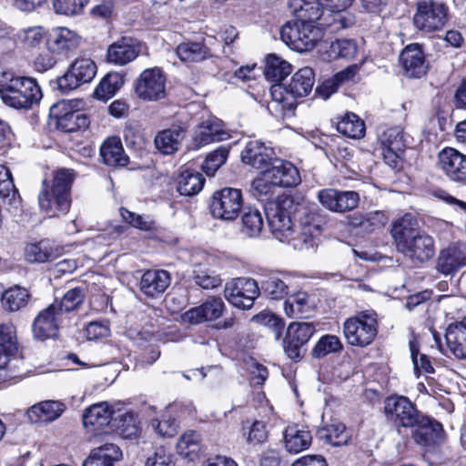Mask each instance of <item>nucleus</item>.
I'll list each match as a JSON object with an SVG mask.
<instances>
[{
  "label": "nucleus",
  "mask_w": 466,
  "mask_h": 466,
  "mask_svg": "<svg viewBox=\"0 0 466 466\" xmlns=\"http://www.w3.org/2000/svg\"><path fill=\"white\" fill-rule=\"evenodd\" d=\"M387 222L385 214L381 211L356 213L349 218V225L363 233H371L383 227Z\"/></svg>",
  "instance_id": "obj_35"
},
{
  "label": "nucleus",
  "mask_w": 466,
  "mask_h": 466,
  "mask_svg": "<svg viewBox=\"0 0 466 466\" xmlns=\"http://www.w3.org/2000/svg\"><path fill=\"white\" fill-rule=\"evenodd\" d=\"M174 455L164 447L157 448L146 460L145 466H175Z\"/></svg>",
  "instance_id": "obj_64"
},
{
  "label": "nucleus",
  "mask_w": 466,
  "mask_h": 466,
  "mask_svg": "<svg viewBox=\"0 0 466 466\" xmlns=\"http://www.w3.org/2000/svg\"><path fill=\"white\" fill-rule=\"evenodd\" d=\"M171 282V276L164 269H149L144 272L139 282L140 291L147 297L157 298L163 294Z\"/></svg>",
  "instance_id": "obj_28"
},
{
  "label": "nucleus",
  "mask_w": 466,
  "mask_h": 466,
  "mask_svg": "<svg viewBox=\"0 0 466 466\" xmlns=\"http://www.w3.org/2000/svg\"><path fill=\"white\" fill-rule=\"evenodd\" d=\"M315 332V327L309 322H293L289 324L286 336L289 339L305 345Z\"/></svg>",
  "instance_id": "obj_58"
},
{
  "label": "nucleus",
  "mask_w": 466,
  "mask_h": 466,
  "mask_svg": "<svg viewBox=\"0 0 466 466\" xmlns=\"http://www.w3.org/2000/svg\"><path fill=\"white\" fill-rule=\"evenodd\" d=\"M80 44V36L66 27H58L46 40L47 50L52 54L66 55Z\"/></svg>",
  "instance_id": "obj_29"
},
{
  "label": "nucleus",
  "mask_w": 466,
  "mask_h": 466,
  "mask_svg": "<svg viewBox=\"0 0 466 466\" xmlns=\"http://www.w3.org/2000/svg\"><path fill=\"white\" fill-rule=\"evenodd\" d=\"M449 20V7L441 0H422L417 4L413 17L420 30L433 32L441 30Z\"/></svg>",
  "instance_id": "obj_8"
},
{
  "label": "nucleus",
  "mask_w": 466,
  "mask_h": 466,
  "mask_svg": "<svg viewBox=\"0 0 466 466\" xmlns=\"http://www.w3.org/2000/svg\"><path fill=\"white\" fill-rule=\"evenodd\" d=\"M0 96L11 107L28 109L39 103L42 92L34 78L0 69Z\"/></svg>",
  "instance_id": "obj_2"
},
{
  "label": "nucleus",
  "mask_w": 466,
  "mask_h": 466,
  "mask_svg": "<svg viewBox=\"0 0 466 466\" xmlns=\"http://www.w3.org/2000/svg\"><path fill=\"white\" fill-rule=\"evenodd\" d=\"M319 0H289V5L294 12L304 13L302 15L309 20H315L321 5Z\"/></svg>",
  "instance_id": "obj_63"
},
{
  "label": "nucleus",
  "mask_w": 466,
  "mask_h": 466,
  "mask_svg": "<svg viewBox=\"0 0 466 466\" xmlns=\"http://www.w3.org/2000/svg\"><path fill=\"white\" fill-rule=\"evenodd\" d=\"M315 20H294L287 22L280 30L281 40L292 50L308 52L322 38V30Z\"/></svg>",
  "instance_id": "obj_5"
},
{
  "label": "nucleus",
  "mask_w": 466,
  "mask_h": 466,
  "mask_svg": "<svg viewBox=\"0 0 466 466\" xmlns=\"http://www.w3.org/2000/svg\"><path fill=\"white\" fill-rule=\"evenodd\" d=\"M378 328L377 313L371 309L362 310L344 321L343 334L350 345L363 348L375 339Z\"/></svg>",
  "instance_id": "obj_6"
},
{
  "label": "nucleus",
  "mask_w": 466,
  "mask_h": 466,
  "mask_svg": "<svg viewBox=\"0 0 466 466\" xmlns=\"http://www.w3.org/2000/svg\"><path fill=\"white\" fill-rule=\"evenodd\" d=\"M358 51L356 43L351 39H337L330 44L329 56L336 58H353Z\"/></svg>",
  "instance_id": "obj_55"
},
{
  "label": "nucleus",
  "mask_w": 466,
  "mask_h": 466,
  "mask_svg": "<svg viewBox=\"0 0 466 466\" xmlns=\"http://www.w3.org/2000/svg\"><path fill=\"white\" fill-rule=\"evenodd\" d=\"M201 438L200 434L195 431H186L177 443L178 454L185 458L193 460V455L197 454L200 450Z\"/></svg>",
  "instance_id": "obj_52"
},
{
  "label": "nucleus",
  "mask_w": 466,
  "mask_h": 466,
  "mask_svg": "<svg viewBox=\"0 0 466 466\" xmlns=\"http://www.w3.org/2000/svg\"><path fill=\"white\" fill-rule=\"evenodd\" d=\"M123 458L122 450L115 443L106 442L94 448L82 466H115Z\"/></svg>",
  "instance_id": "obj_30"
},
{
  "label": "nucleus",
  "mask_w": 466,
  "mask_h": 466,
  "mask_svg": "<svg viewBox=\"0 0 466 466\" xmlns=\"http://www.w3.org/2000/svg\"><path fill=\"white\" fill-rule=\"evenodd\" d=\"M318 199L328 210L345 213L355 209L360 203V195L352 190L324 188L319 191Z\"/></svg>",
  "instance_id": "obj_16"
},
{
  "label": "nucleus",
  "mask_w": 466,
  "mask_h": 466,
  "mask_svg": "<svg viewBox=\"0 0 466 466\" xmlns=\"http://www.w3.org/2000/svg\"><path fill=\"white\" fill-rule=\"evenodd\" d=\"M292 71V66L275 54H270L266 58L264 74L268 80L275 84L282 83L286 76Z\"/></svg>",
  "instance_id": "obj_42"
},
{
  "label": "nucleus",
  "mask_w": 466,
  "mask_h": 466,
  "mask_svg": "<svg viewBox=\"0 0 466 466\" xmlns=\"http://www.w3.org/2000/svg\"><path fill=\"white\" fill-rule=\"evenodd\" d=\"M439 167L450 180L466 182V155L452 147L442 149L438 156Z\"/></svg>",
  "instance_id": "obj_20"
},
{
  "label": "nucleus",
  "mask_w": 466,
  "mask_h": 466,
  "mask_svg": "<svg viewBox=\"0 0 466 466\" xmlns=\"http://www.w3.org/2000/svg\"><path fill=\"white\" fill-rule=\"evenodd\" d=\"M243 206L242 192L233 187H224L213 194L210 211L215 218L231 221L238 218Z\"/></svg>",
  "instance_id": "obj_11"
},
{
  "label": "nucleus",
  "mask_w": 466,
  "mask_h": 466,
  "mask_svg": "<svg viewBox=\"0 0 466 466\" xmlns=\"http://www.w3.org/2000/svg\"><path fill=\"white\" fill-rule=\"evenodd\" d=\"M64 315L57 308V303H52L40 310L32 324L34 338L46 340L56 335Z\"/></svg>",
  "instance_id": "obj_15"
},
{
  "label": "nucleus",
  "mask_w": 466,
  "mask_h": 466,
  "mask_svg": "<svg viewBox=\"0 0 466 466\" xmlns=\"http://www.w3.org/2000/svg\"><path fill=\"white\" fill-rule=\"evenodd\" d=\"M228 137L220 120L208 118L198 126L193 137V148L199 149L208 144L226 140Z\"/></svg>",
  "instance_id": "obj_25"
},
{
  "label": "nucleus",
  "mask_w": 466,
  "mask_h": 466,
  "mask_svg": "<svg viewBox=\"0 0 466 466\" xmlns=\"http://www.w3.org/2000/svg\"><path fill=\"white\" fill-rule=\"evenodd\" d=\"M185 132L181 127L165 129L155 137L156 147L165 155H170L179 149Z\"/></svg>",
  "instance_id": "obj_41"
},
{
  "label": "nucleus",
  "mask_w": 466,
  "mask_h": 466,
  "mask_svg": "<svg viewBox=\"0 0 466 466\" xmlns=\"http://www.w3.org/2000/svg\"><path fill=\"white\" fill-rule=\"evenodd\" d=\"M113 413V407L106 401L92 404L84 410L83 425L88 432L96 435L109 425Z\"/></svg>",
  "instance_id": "obj_21"
},
{
  "label": "nucleus",
  "mask_w": 466,
  "mask_h": 466,
  "mask_svg": "<svg viewBox=\"0 0 466 466\" xmlns=\"http://www.w3.org/2000/svg\"><path fill=\"white\" fill-rule=\"evenodd\" d=\"M140 52L137 42L131 37H122L107 49V61L116 66H125L135 60Z\"/></svg>",
  "instance_id": "obj_27"
},
{
  "label": "nucleus",
  "mask_w": 466,
  "mask_h": 466,
  "mask_svg": "<svg viewBox=\"0 0 466 466\" xmlns=\"http://www.w3.org/2000/svg\"><path fill=\"white\" fill-rule=\"evenodd\" d=\"M260 289L258 282L251 278L233 279L225 285L224 296L234 307L249 309L258 298Z\"/></svg>",
  "instance_id": "obj_10"
},
{
  "label": "nucleus",
  "mask_w": 466,
  "mask_h": 466,
  "mask_svg": "<svg viewBox=\"0 0 466 466\" xmlns=\"http://www.w3.org/2000/svg\"><path fill=\"white\" fill-rule=\"evenodd\" d=\"M272 149L258 140H251L246 144L241 152L243 163L254 168H264L272 159Z\"/></svg>",
  "instance_id": "obj_31"
},
{
  "label": "nucleus",
  "mask_w": 466,
  "mask_h": 466,
  "mask_svg": "<svg viewBox=\"0 0 466 466\" xmlns=\"http://www.w3.org/2000/svg\"><path fill=\"white\" fill-rule=\"evenodd\" d=\"M75 178L72 169L57 170L51 181L44 180L38 195L40 209L48 217L66 214L71 207L70 190Z\"/></svg>",
  "instance_id": "obj_1"
},
{
  "label": "nucleus",
  "mask_w": 466,
  "mask_h": 466,
  "mask_svg": "<svg viewBox=\"0 0 466 466\" xmlns=\"http://www.w3.org/2000/svg\"><path fill=\"white\" fill-rule=\"evenodd\" d=\"M446 343L450 351L457 359H466V317L448 326L445 334Z\"/></svg>",
  "instance_id": "obj_32"
},
{
  "label": "nucleus",
  "mask_w": 466,
  "mask_h": 466,
  "mask_svg": "<svg viewBox=\"0 0 466 466\" xmlns=\"http://www.w3.org/2000/svg\"><path fill=\"white\" fill-rule=\"evenodd\" d=\"M299 205L295 204L291 197H285L273 207L267 208V218L273 236L280 242H288L290 236L295 234L291 214L296 218V208Z\"/></svg>",
  "instance_id": "obj_7"
},
{
  "label": "nucleus",
  "mask_w": 466,
  "mask_h": 466,
  "mask_svg": "<svg viewBox=\"0 0 466 466\" xmlns=\"http://www.w3.org/2000/svg\"><path fill=\"white\" fill-rule=\"evenodd\" d=\"M228 156V149L225 147H219L207 156L202 165L203 171L209 177L214 176L216 171L226 162Z\"/></svg>",
  "instance_id": "obj_59"
},
{
  "label": "nucleus",
  "mask_w": 466,
  "mask_h": 466,
  "mask_svg": "<svg viewBox=\"0 0 466 466\" xmlns=\"http://www.w3.org/2000/svg\"><path fill=\"white\" fill-rule=\"evenodd\" d=\"M204 183L202 174L195 170H185L180 174L177 191L180 195L191 197L202 190Z\"/></svg>",
  "instance_id": "obj_45"
},
{
  "label": "nucleus",
  "mask_w": 466,
  "mask_h": 466,
  "mask_svg": "<svg viewBox=\"0 0 466 466\" xmlns=\"http://www.w3.org/2000/svg\"><path fill=\"white\" fill-rule=\"evenodd\" d=\"M318 435L333 446L347 444L350 440V435L342 423L326 425L318 431Z\"/></svg>",
  "instance_id": "obj_49"
},
{
  "label": "nucleus",
  "mask_w": 466,
  "mask_h": 466,
  "mask_svg": "<svg viewBox=\"0 0 466 466\" xmlns=\"http://www.w3.org/2000/svg\"><path fill=\"white\" fill-rule=\"evenodd\" d=\"M97 66L89 57H78L70 66L66 73L57 79L58 89L67 93L90 83L96 76Z\"/></svg>",
  "instance_id": "obj_12"
},
{
  "label": "nucleus",
  "mask_w": 466,
  "mask_h": 466,
  "mask_svg": "<svg viewBox=\"0 0 466 466\" xmlns=\"http://www.w3.org/2000/svg\"><path fill=\"white\" fill-rule=\"evenodd\" d=\"M315 83L313 69L305 66L298 70L288 83L274 84L270 87L272 101L281 106V110H292L297 99L307 96Z\"/></svg>",
  "instance_id": "obj_3"
},
{
  "label": "nucleus",
  "mask_w": 466,
  "mask_h": 466,
  "mask_svg": "<svg viewBox=\"0 0 466 466\" xmlns=\"http://www.w3.org/2000/svg\"><path fill=\"white\" fill-rule=\"evenodd\" d=\"M314 301L306 292L290 296L284 303V310L290 318H306L314 309Z\"/></svg>",
  "instance_id": "obj_40"
},
{
  "label": "nucleus",
  "mask_w": 466,
  "mask_h": 466,
  "mask_svg": "<svg viewBox=\"0 0 466 466\" xmlns=\"http://www.w3.org/2000/svg\"><path fill=\"white\" fill-rule=\"evenodd\" d=\"M137 96L145 101H157L166 96V77L158 67L145 69L135 86Z\"/></svg>",
  "instance_id": "obj_13"
},
{
  "label": "nucleus",
  "mask_w": 466,
  "mask_h": 466,
  "mask_svg": "<svg viewBox=\"0 0 466 466\" xmlns=\"http://www.w3.org/2000/svg\"><path fill=\"white\" fill-rule=\"evenodd\" d=\"M176 54L184 62H201L211 56L209 48L200 42H183L177 46Z\"/></svg>",
  "instance_id": "obj_44"
},
{
  "label": "nucleus",
  "mask_w": 466,
  "mask_h": 466,
  "mask_svg": "<svg viewBox=\"0 0 466 466\" xmlns=\"http://www.w3.org/2000/svg\"><path fill=\"white\" fill-rule=\"evenodd\" d=\"M337 130L345 137L359 139L365 134V124L354 113H348L338 122Z\"/></svg>",
  "instance_id": "obj_48"
},
{
  "label": "nucleus",
  "mask_w": 466,
  "mask_h": 466,
  "mask_svg": "<svg viewBox=\"0 0 466 466\" xmlns=\"http://www.w3.org/2000/svg\"><path fill=\"white\" fill-rule=\"evenodd\" d=\"M124 75L116 72L108 73L95 90L97 99L106 101L111 98L124 85Z\"/></svg>",
  "instance_id": "obj_47"
},
{
  "label": "nucleus",
  "mask_w": 466,
  "mask_h": 466,
  "mask_svg": "<svg viewBox=\"0 0 466 466\" xmlns=\"http://www.w3.org/2000/svg\"><path fill=\"white\" fill-rule=\"evenodd\" d=\"M17 37L26 48L38 47L46 37V30L40 25L21 29Z\"/></svg>",
  "instance_id": "obj_54"
},
{
  "label": "nucleus",
  "mask_w": 466,
  "mask_h": 466,
  "mask_svg": "<svg viewBox=\"0 0 466 466\" xmlns=\"http://www.w3.org/2000/svg\"><path fill=\"white\" fill-rule=\"evenodd\" d=\"M420 223L418 218L407 213L393 221L390 234L394 240L396 248L407 241L410 238L414 237L416 232L420 231Z\"/></svg>",
  "instance_id": "obj_33"
},
{
  "label": "nucleus",
  "mask_w": 466,
  "mask_h": 466,
  "mask_svg": "<svg viewBox=\"0 0 466 466\" xmlns=\"http://www.w3.org/2000/svg\"><path fill=\"white\" fill-rule=\"evenodd\" d=\"M381 156L387 165L395 167L407 146V138L403 130L399 127L383 131L380 137Z\"/></svg>",
  "instance_id": "obj_17"
},
{
  "label": "nucleus",
  "mask_w": 466,
  "mask_h": 466,
  "mask_svg": "<svg viewBox=\"0 0 466 466\" xmlns=\"http://www.w3.org/2000/svg\"><path fill=\"white\" fill-rule=\"evenodd\" d=\"M412 429L411 436L418 445L433 448L443 443L445 440L442 425L423 414Z\"/></svg>",
  "instance_id": "obj_18"
},
{
  "label": "nucleus",
  "mask_w": 466,
  "mask_h": 466,
  "mask_svg": "<svg viewBox=\"0 0 466 466\" xmlns=\"http://www.w3.org/2000/svg\"><path fill=\"white\" fill-rule=\"evenodd\" d=\"M86 299V289L83 287H76L68 289L63 296L60 301L55 300L57 303V308L63 312H70L76 310L83 304Z\"/></svg>",
  "instance_id": "obj_51"
},
{
  "label": "nucleus",
  "mask_w": 466,
  "mask_h": 466,
  "mask_svg": "<svg viewBox=\"0 0 466 466\" xmlns=\"http://www.w3.org/2000/svg\"><path fill=\"white\" fill-rule=\"evenodd\" d=\"M30 299L29 290L19 285L5 289L1 296L3 309L8 312H16L25 309Z\"/></svg>",
  "instance_id": "obj_37"
},
{
  "label": "nucleus",
  "mask_w": 466,
  "mask_h": 466,
  "mask_svg": "<svg viewBox=\"0 0 466 466\" xmlns=\"http://www.w3.org/2000/svg\"><path fill=\"white\" fill-rule=\"evenodd\" d=\"M397 250L413 263L422 264L434 257L435 242L425 231H418L414 237L397 248Z\"/></svg>",
  "instance_id": "obj_14"
},
{
  "label": "nucleus",
  "mask_w": 466,
  "mask_h": 466,
  "mask_svg": "<svg viewBox=\"0 0 466 466\" xmlns=\"http://www.w3.org/2000/svg\"><path fill=\"white\" fill-rule=\"evenodd\" d=\"M466 266V245L451 244L441 250L436 262V269L444 274H453L460 268Z\"/></svg>",
  "instance_id": "obj_23"
},
{
  "label": "nucleus",
  "mask_w": 466,
  "mask_h": 466,
  "mask_svg": "<svg viewBox=\"0 0 466 466\" xmlns=\"http://www.w3.org/2000/svg\"><path fill=\"white\" fill-rule=\"evenodd\" d=\"M342 348L343 346L339 337L328 334L319 339L312 350V355L319 359L328 354L339 352Z\"/></svg>",
  "instance_id": "obj_56"
},
{
  "label": "nucleus",
  "mask_w": 466,
  "mask_h": 466,
  "mask_svg": "<svg viewBox=\"0 0 466 466\" xmlns=\"http://www.w3.org/2000/svg\"><path fill=\"white\" fill-rule=\"evenodd\" d=\"M100 156L107 166L124 167L128 163L121 140L116 137H109L102 144Z\"/></svg>",
  "instance_id": "obj_36"
},
{
  "label": "nucleus",
  "mask_w": 466,
  "mask_h": 466,
  "mask_svg": "<svg viewBox=\"0 0 466 466\" xmlns=\"http://www.w3.org/2000/svg\"><path fill=\"white\" fill-rule=\"evenodd\" d=\"M151 425L162 437H172L178 429L177 420L172 418L168 411L162 415L161 420H153Z\"/></svg>",
  "instance_id": "obj_62"
},
{
  "label": "nucleus",
  "mask_w": 466,
  "mask_h": 466,
  "mask_svg": "<svg viewBox=\"0 0 466 466\" xmlns=\"http://www.w3.org/2000/svg\"><path fill=\"white\" fill-rule=\"evenodd\" d=\"M283 440L286 451L289 453L297 454L310 446L312 437L309 431L292 424L285 429Z\"/></svg>",
  "instance_id": "obj_34"
},
{
  "label": "nucleus",
  "mask_w": 466,
  "mask_h": 466,
  "mask_svg": "<svg viewBox=\"0 0 466 466\" xmlns=\"http://www.w3.org/2000/svg\"><path fill=\"white\" fill-rule=\"evenodd\" d=\"M241 223V231L250 238L258 236L263 228L262 215L258 209L248 208L245 211Z\"/></svg>",
  "instance_id": "obj_53"
},
{
  "label": "nucleus",
  "mask_w": 466,
  "mask_h": 466,
  "mask_svg": "<svg viewBox=\"0 0 466 466\" xmlns=\"http://www.w3.org/2000/svg\"><path fill=\"white\" fill-rule=\"evenodd\" d=\"M50 115L56 119V127L63 132H75V111L71 110L69 103L63 100L50 108Z\"/></svg>",
  "instance_id": "obj_46"
},
{
  "label": "nucleus",
  "mask_w": 466,
  "mask_h": 466,
  "mask_svg": "<svg viewBox=\"0 0 466 466\" xmlns=\"http://www.w3.org/2000/svg\"><path fill=\"white\" fill-rule=\"evenodd\" d=\"M265 171L279 187H292L301 181L299 170L289 161L275 159Z\"/></svg>",
  "instance_id": "obj_26"
},
{
  "label": "nucleus",
  "mask_w": 466,
  "mask_h": 466,
  "mask_svg": "<svg viewBox=\"0 0 466 466\" xmlns=\"http://www.w3.org/2000/svg\"><path fill=\"white\" fill-rule=\"evenodd\" d=\"M193 280L196 285L204 289H213L222 284V279L215 271L205 268H198L193 271Z\"/></svg>",
  "instance_id": "obj_57"
},
{
  "label": "nucleus",
  "mask_w": 466,
  "mask_h": 466,
  "mask_svg": "<svg viewBox=\"0 0 466 466\" xmlns=\"http://www.w3.org/2000/svg\"><path fill=\"white\" fill-rule=\"evenodd\" d=\"M384 412L398 429L412 428L422 415L407 397L398 395L385 399Z\"/></svg>",
  "instance_id": "obj_9"
},
{
  "label": "nucleus",
  "mask_w": 466,
  "mask_h": 466,
  "mask_svg": "<svg viewBox=\"0 0 466 466\" xmlns=\"http://www.w3.org/2000/svg\"><path fill=\"white\" fill-rule=\"evenodd\" d=\"M17 350L15 327L11 323L0 324V369L9 362Z\"/></svg>",
  "instance_id": "obj_39"
},
{
  "label": "nucleus",
  "mask_w": 466,
  "mask_h": 466,
  "mask_svg": "<svg viewBox=\"0 0 466 466\" xmlns=\"http://www.w3.org/2000/svg\"><path fill=\"white\" fill-rule=\"evenodd\" d=\"M315 18L321 30L333 34L346 29L354 24V16L347 10L336 8H320Z\"/></svg>",
  "instance_id": "obj_24"
},
{
  "label": "nucleus",
  "mask_w": 466,
  "mask_h": 466,
  "mask_svg": "<svg viewBox=\"0 0 466 466\" xmlns=\"http://www.w3.org/2000/svg\"><path fill=\"white\" fill-rule=\"evenodd\" d=\"M296 219L299 222V229L295 230L287 243L299 250L313 247L324 223L319 207L316 204L299 205L296 208Z\"/></svg>",
  "instance_id": "obj_4"
},
{
  "label": "nucleus",
  "mask_w": 466,
  "mask_h": 466,
  "mask_svg": "<svg viewBox=\"0 0 466 466\" xmlns=\"http://www.w3.org/2000/svg\"><path fill=\"white\" fill-rule=\"evenodd\" d=\"M410 350L414 366V372L418 377L421 372H434V369L431 366L429 358L425 354L420 353L419 345L416 340L410 341Z\"/></svg>",
  "instance_id": "obj_60"
},
{
  "label": "nucleus",
  "mask_w": 466,
  "mask_h": 466,
  "mask_svg": "<svg viewBox=\"0 0 466 466\" xmlns=\"http://www.w3.org/2000/svg\"><path fill=\"white\" fill-rule=\"evenodd\" d=\"M278 188L265 170L252 181L253 194L260 201L272 199Z\"/></svg>",
  "instance_id": "obj_50"
},
{
  "label": "nucleus",
  "mask_w": 466,
  "mask_h": 466,
  "mask_svg": "<svg viewBox=\"0 0 466 466\" xmlns=\"http://www.w3.org/2000/svg\"><path fill=\"white\" fill-rule=\"evenodd\" d=\"M246 441L249 445L257 446L264 443L268 437L267 424L263 420H255L244 433Z\"/></svg>",
  "instance_id": "obj_61"
},
{
  "label": "nucleus",
  "mask_w": 466,
  "mask_h": 466,
  "mask_svg": "<svg viewBox=\"0 0 466 466\" xmlns=\"http://www.w3.org/2000/svg\"><path fill=\"white\" fill-rule=\"evenodd\" d=\"M225 303L220 297L210 296L201 305L192 308L183 314V320L190 324H199L220 318Z\"/></svg>",
  "instance_id": "obj_22"
},
{
  "label": "nucleus",
  "mask_w": 466,
  "mask_h": 466,
  "mask_svg": "<svg viewBox=\"0 0 466 466\" xmlns=\"http://www.w3.org/2000/svg\"><path fill=\"white\" fill-rule=\"evenodd\" d=\"M290 285V276L287 274H282L280 276L272 275L262 281L261 289L270 299H281L289 294Z\"/></svg>",
  "instance_id": "obj_43"
},
{
  "label": "nucleus",
  "mask_w": 466,
  "mask_h": 466,
  "mask_svg": "<svg viewBox=\"0 0 466 466\" xmlns=\"http://www.w3.org/2000/svg\"><path fill=\"white\" fill-rule=\"evenodd\" d=\"M64 411V405L59 401L46 400L32 406L27 415L32 422H48L59 418Z\"/></svg>",
  "instance_id": "obj_38"
},
{
  "label": "nucleus",
  "mask_w": 466,
  "mask_h": 466,
  "mask_svg": "<svg viewBox=\"0 0 466 466\" xmlns=\"http://www.w3.org/2000/svg\"><path fill=\"white\" fill-rule=\"evenodd\" d=\"M399 59L403 75L409 78H420L428 72L429 63L419 44L408 45L401 51Z\"/></svg>",
  "instance_id": "obj_19"
}]
</instances>
